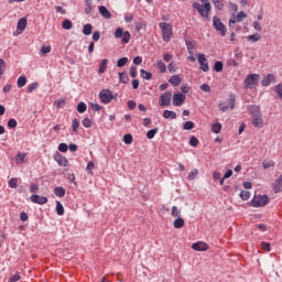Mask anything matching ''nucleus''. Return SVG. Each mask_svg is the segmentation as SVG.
Wrapping results in <instances>:
<instances>
[{"label": "nucleus", "mask_w": 282, "mask_h": 282, "mask_svg": "<svg viewBox=\"0 0 282 282\" xmlns=\"http://www.w3.org/2000/svg\"><path fill=\"white\" fill-rule=\"evenodd\" d=\"M236 97L234 94L229 95V99H228V102H229V106L226 105V102H220L218 105V108L220 109V111L223 113H226V111H228V109H230V111H232V109H235V105H236Z\"/></svg>", "instance_id": "nucleus-8"}, {"label": "nucleus", "mask_w": 282, "mask_h": 282, "mask_svg": "<svg viewBox=\"0 0 282 282\" xmlns=\"http://www.w3.org/2000/svg\"><path fill=\"white\" fill-rule=\"evenodd\" d=\"M67 149H68L67 143H59L58 151H61V153H67Z\"/></svg>", "instance_id": "nucleus-58"}, {"label": "nucleus", "mask_w": 282, "mask_h": 282, "mask_svg": "<svg viewBox=\"0 0 282 282\" xmlns=\"http://www.w3.org/2000/svg\"><path fill=\"white\" fill-rule=\"evenodd\" d=\"M54 160L57 162L58 166H69V161L67 158L63 156L59 152L54 154Z\"/></svg>", "instance_id": "nucleus-16"}, {"label": "nucleus", "mask_w": 282, "mask_h": 282, "mask_svg": "<svg viewBox=\"0 0 282 282\" xmlns=\"http://www.w3.org/2000/svg\"><path fill=\"white\" fill-rule=\"evenodd\" d=\"M194 10H197V12L203 17V19H206L207 21L210 19V10H213V7L210 3H205L204 6L199 4V2L193 3Z\"/></svg>", "instance_id": "nucleus-2"}, {"label": "nucleus", "mask_w": 282, "mask_h": 282, "mask_svg": "<svg viewBox=\"0 0 282 282\" xmlns=\"http://www.w3.org/2000/svg\"><path fill=\"white\" fill-rule=\"evenodd\" d=\"M91 30H94V26L90 23L84 24L83 34L85 36H89V34H91Z\"/></svg>", "instance_id": "nucleus-30"}, {"label": "nucleus", "mask_w": 282, "mask_h": 282, "mask_svg": "<svg viewBox=\"0 0 282 282\" xmlns=\"http://www.w3.org/2000/svg\"><path fill=\"white\" fill-rule=\"evenodd\" d=\"M158 131H159L158 128H153V129L149 130L147 132L148 140H153V138H155V134L158 133Z\"/></svg>", "instance_id": "nucleus-35"}, {"label": "nucleus", "mask_w": 282, "mask_h": 282, "mask_svg": "<svg viewBox=\"0 0 282 282\" xmlns=\"http://www.w3.org/2000/svg\"><path fill=\"white\" fill-rule=\"evenodd\" d=\"M173 94L171 91H165L159 97L160 107H169L171 105V98Z\"/></svg>", "instance_id": "nucleus-10"}, {"label": "nucleus", "mask_w": 282, "mask_h": 282, "mask_svg": "<svg viewBox=\"0 0 282 282\" xmlns=\"http://www.w3.org/2000/svg\"><path fill=\"white\" fill-rule=\"evenodd\" d=\"M173 226L176 229L184 228V218L182 217L176 218L173 223Z\"/></svg>", "instance_id": "nucleus-29"}, {"label": "nucleus", "mask_w": 282, "mask_h": 282, "mask_svg": "<svg viewBox=\"0 0 282 282\" xmlns=\"http://www.w3.org/2000/svg\"><path fill=\"white\" fill-rule=\"evenodd\" d=\"M270 198L268 195H256L250 202V206L253 208H263V206H268Z\"/></svg>", "instance_id": "nucleus-3"}, {"label": "nucleus", "mask_w": 282, "mask_h": 282, "mask_svg": "<svg viewBox=\"0 0 282 282\" xmlns=\"http://www.w3.org/2000/svg\"><path fill=\"white\" fill-rule=\"evenodd\" d=\"M30 199L33 204H39V206H45L48 202L47 197L37 194H32Z\"/></svg>", "instance_id": "nucleus-12"}, {"label": "nucleus", "mask_w": 282, "mask_h": 282, "mask_svg": "<svg viewBox=\"0 0 282 282\" xmlns=\"http://www.w3.org/2000/svg\"><path fill=\"white\" fill-rule=\"evenodd\" d=\"M199 171L197 169H193L188 175H187V180H189L191 182H193V180H195V177H197Z\"/></svg>", "instance_id": "nucleus-38"}, {"label": "nucleus", "mask_w": 282, "mask_h": 282, "mask_svg": "<svg viewBox=\"0 0 282 282\" xmlns=\"http://www.w3.org/2000/svg\"><path fill=\"white\" fill-rule=\"evenodd\" d=\"M83 127H85V129H89V127H91V120H89V118H84L82 121Z\"/></svg>", "instance_id": "nucleus-56"}, {"label": "nucleus", "mask_w": 282, "mask_h": 282, "mask_svg": "<svg viewBox=\"0 0 282 282\" xmlns=\"http://www.w3.org/2000/svg\"><path fill=\"white\" fill-rule=\"evenodd\" d=\"M158 67L161 74H164L166 72V64H164V62L162 61L158 62Z\"/></svg>", "instance_id": "nucleus-54"}, {"label": "nucleus", "mask_w": 282, "mask_h": 282, "mask_svg": "<svg viewBox=\"0 0 282 282\" xmlns=\"http://www.w3.org/2000/svg\"><path fill=\"white\" fill-rule=\"evenodd\" d=\"M247 41H250L251 43H257V41H261V34L254 33L247 36Z\"/></svg>", "instance_id": "nucleus-28"}, {"label": "nucleus", "mask_w": 282, "mask_h": 282, "mask_svg": "<svg viewBox=\"0 0 282 282\" xmlns=\"http://www.w3.org/2000/svg\"><path fill=\"white\" fill-rule=\"evenodd\" d=\"M213 25L216 32H219L221 36H226V32H228V30L226 29V25H224V23L221 22V19H219L218 17H214Z\"/></svg>", "instance_id": "nucleus-9"}, {"label": "nucleus", "mask_w": 282, "mask_h": 282, "mask_svg": "<svg viewBox=\"0 0 282 282\" xmlns=\"http://www.w3.org/2000/svg\"><path fill=\"white\" fill-rule=\"evenodd\" d=\"M108 64H109V61L107 58H104L99 65L98 74H105L107 72Z\"/></svg>", "instance_id": "nucleus-24"}, {"label": "nucleus", "mask_w": 282, "mask_h": 282, "mask_svg": "<svg viewBox=\"0 0 282 282\" xmlns=\"http://www.w3.org/2000/svg\"><path fill=\"white\" fill-rule=\"evenodd\" d=\"M272 191L278 194L282 192V174L275 180L272 185Z\"/></svg>", "instance_id": "nucleus-18"}, {"label": "nucleus", "mask_w": 282, "mask_h": 282, "mask_svg": "<svg viewBox=\"0 0 282 282\" xmlns=\"http://www.w3.org/2000/svg\"><path fill=\"white\" fill-rule=\"evenodd\" d=\"M262 166H263V169H272V166H274V161L265 160L262 162Z\"/></svg>", "instance_id": "nucleus-46"}, {"label": "nucleus", "mask_w": 282, "mask_h": 282, "mask_svg": "<svg viewBox=\"0 0 282 282\" xmlns=\"http://www.w3.org/2000/svg\"><path fill=\"white\" fill-rule=\"evenodd\" d=\"M8 127H9L10 129H15V127H17V121H15L14 119H10V120L8 121Z\"/></svg>", "instance_id": "nucleus-63"}, {"label": "nucleus", "mask_w": 282, "mask_h": 282, "mask_svg": "<svg viewBox=\"0 0 282 282\" xmlns=\"http://www.w3.org/2000/svg\"><path fill=\"white\" fill-rule=\"evenodd\" d=\"M17 85H18L19 89L25 87V85H28V77H25L24 75L20 76L18 78Z\"/></svg>", "instance_id": "nucleus-25"}, {"label": "nucleus", "mask_w": 282, "mask_h": 282, "mask_svg": "<svg viewBox=\"0 0 282 282\" xmlns=\"http://www.w3.org/2000/svg\"><path fill=\"white\" fill-rule=\"evenodd\" d=\"M25 28H28V19L26 18H21L18 21L17 29L21 30V32H23L25 30Z\"/></svg>", "instance_id": "nucleus-22"}, {"label": "nucleus", "mask_w": 282, "mask_h": 282, "mask_svg": "<svg viewBox=\"0 0 282 282\" xmlns=\"http://www.w3.org/2000/svg\"><path fill=\"white\" fill-rule=\"evenodd\" d=\"M62 28L64 30H72V28H74V23H72V20H64L62 23Z\"/></svg>", "instance_id": "nucleus-36"}, {"label": "nucleus", "mask_w": 282, "mask_h": 282, "mask_svg": "<svg viewBox=\"0 0 282 282\" xmlns=\"http://www.w3.org/2000/svg\"><path fill=\"white\" fill-rule=\"evenodd\" d=\"M198 58V63H199V69H202V72H208L210 69V67L208 66V59L206 58L205 54H198L197 55Z\"/></svg>", "instance_id": "nucleus-13"}, {"label": "nucleus", "mask_w": 282, "mask_h": 282, "mask_svg": "<svg viewBox=\"0 0 282 282\" xmlns=\"http://www.w3.org/2000/svg\"><path fill=\"white\" fill-rule=\"evenodd\" d=\"M216 10H224V0H212Z\"/></svg>", "instance_id": "nucleus-34"}, {"label": "nucleus", "mask_w": 282, "mask_h": 282, "mask_svg": "<svg viewBox=\"0 0 282 282\" xmlns=\"http://www.w3.org/2000/svg\"><path fill=\"white\" fill-rule=\"evenodd\" d=\"M208 248V243L204 241H197L192 245V250H195L196 252H206Z\"/></svg>", "instance_id": "nucleus-15"}, {"label": "nucleus", "mask_w": 282, "mask_h": 282, "mask_svg": "<svg viewBox=\"0 0 282 282\" xmlns=\"http://www.w3.org/2000/svg\"><path fill=\"white\" fill-rule=\"evenodd\" d=\"M30 193H39V184L32 183L30 186Z\"/></svg>", "instance_id": "nucleus-61"}, {"label": "nucleus", "mask_w": 282, "mask_h": 282, "mask_svg": "<svg viewBox=\"0 0 282 282\" xmlns=\"http://www.w3.org/2000/svg\"><path fill=\"white\" fill-rule=\"evenodd\" d=\"M54 106L57 107V109H63L65 107V99H58L54 102Z\"/></svg>", "instance_id": "nucleus-55"}, {"label": "nucleus", "mask_w": 282, "mask_h": 282, "mask_svg": "<svg viewBox=\"0 0 282 282\" xmlns=\"http://www.w3.org/2000/svg\"><path fill=\"white\" fill-rule=\"evenodd\" d=\"M19 184V181L17 178H11L8 182L9 188H17V185Z\"/></svg>", "instance_id": "nucleus-52"}, {"label": "nucleus", "mask_w": 282, "mask_h": 282, "mask_svg": "<svg viewBox=\"0 0 282 282\" xmlns=\"http://www.w3.org/2000/svg\"><path fill=\"white\" fill-rule=\"evenodd\" d=\"M91 0H85V6H86V9H85V13L86 14H91Z\"/></svg>", "instance_id": "nucleus-50"}, {"label": "nucleus", "mask_w": 282, "mask_h": 282, "mask_svg": "<svg viewBox=\"0 0 282 282\" xmlns=\"http://www.w3.org/2000/svg\"><path fill=\"white\" fill-rule=\"evenodd\" d=\"M276 83V76L274 74H268L261 80L262 87H270V85H274Z\"/></svg>", "instance_id": "nucleus-14"}, {"label": "nucleus", "mask_w": 282, "mask_h": 282, "mask_svg": "<svg viewBox=\"0 0 282 282\" xmlns=\"http://www.w3.org/2000/svg\"><path fill=\"white\" fill-rule=\"evenodd\" d=\"M124 21H126V23H131L133 21V14L132 13H126L124 14Z\"/></svg>", "instance_id": "nucleus-62"}, {"label": "nucleus", "mask_w": 282, "mask_h": 282, "mask_svg": "<svg viewBox=\"0 0 282 282\" xmlns=\"http://www.w3.org/2000/svg\"><path fill=\"white\" fill-rule=\"evenodd\" d=\"M159 28L162 32L163 41H165V43H169V41H171V37L173 36V25L166 22H161L159 24Z\"/></svg>", "instance_id": "nucleus-4"}, {"label": "nucleus", "mask_w": 282, "mask_h": 282, "mask_svg": "<svg viewBox=\"0 0 282 282\" xmlns=\"http://www.w3.org/2000/svg\"><path fill=\"white\" fill-rule=\"evenodd\" d=\"M163 118H165L166 120H175L177 118V113L172 110H164Z\"/></svg>", "instance_id": "nucleus-20"}, {"label": "nucleus", "mask_w": 282, "mask_h": 282, "mask_svg": "<svg viewBox=\"0 0 282 282\" xmlns=\"http://www.w3.org/2000/svg\"><path fill=\"white\" fill-rule=\"evenodd\" d=\"M199 144V139H197V137L192 135L189 138V147H197Z\"/></svg>", "instance_id": "nucleus-47"}, {"label": "nucleus", "mask_w": 282, "mask_h": 282, "mask_svg": "<svg viewBox=\"0 0 282 282\" xmlns=\"http://www.w3.org/2000/svg\"><path fill=\"white\" fill-rule=\"evenodd\" d=\"M78 113H85L87 111V104L80 101L77 106Z\"/></svg>", "instance_id": "nucleus-37"}, {"label": "nucleus", "mask_w": 282, "mask_h": 282, "mask_svg": "<svg viewBox=\"0 0 282 282\" xmlns=\"http://www.w3.org/2000/svg\"><path fill=\"white\" fill-rule=\"evenodd\" d=\"M227 65H229V67H239V64L237 63V61H235V58H229L227 61Z\"/></svg>", "instance_id": "nucleus-60"}, {"label": "nucleus", "mask_w": 282, "mask_h": 282, "mask_svg": "<svg viewBox=\"0 0 282 282\" xmlns=\"http://www.w3.org/2000/svg\"><path fill=\"white\" fill-rule=\"evenodd\" d=\"M17 162H19L20 164H23V162H25V154L19 152L15 156Z\"/></svg>", "instance_id": "nucleus-51"}, {"label": "nucleus", "mask_w": 282, "mask_h": 282, "mask_svg": "<svg viewBox=\"0 0 282 282\" xmlns=\"http://www.w3.org/2000/svg\"><path fill=\"white\" fill-rule=\"evenodd\" d=\"M96 165L94 164L93 161L88 162L87 166H86V171L87 173H89V175H94V172H91L93 169H95Z\"/></svg>", "instance_id": "nucleus-53"}, {"label": "nucleus", "mask_w": 282, "mask_h": 282, "mask_svg": "<svg viewBox=\"0 0 282 282\" xmlns=\"http://www.w3.org/2000/svg\"><path fill=\"white\" fill-rule=\"evenodd\" d=\"M200 89H202V91H205V94H210V91L213 90V89L208 86V84H203V85H200Z\"/></svg>", "instance_id": "nucleus-59"}, {"label": "nucleus", "mask_w": 282, "mask_h": 282, "mask_svg": "<svg viewBox=\"0 0 282 282\" xmlns=\"http://www.w3.org/2000/svg\"><path fill=\"white\" fill-rule=\"evenodd\" d=\"M185 101H186V95H182V94L173 95L174 107H182V105H184Z\"/></svg>", "instance_id": "nucleus-17"}, {"label": "nucleus", "mask_w": 282, "mask_h": 282, "mask_svg": "<svg viewBox=\"0 0 282 282\" xmlns=\"http://www.w3.org/2000/svg\"><path fill=\"white\" fill-rule=\"evenodd\" d=\"M55 213H56L59 217L63 216V215H65V207H63V203H61V200H56Z\"/></svg>", "instance_id": "nucleus-23"}, {"label": "nucleus", "mask_w": 282, "mask_h": 282, "mask_svg": "<svg viewBox=\"0 0 282 282\" xmlns=\"http://www.w3.org/2000/svg\"><path fill=\"white\" fill-rule=\"evenodd\" d=\"M273 90L275 91V94H278L279 98L282 99V83L275 85L273 87Z\"/></svg>", "instance_id": "nucleus-43"}, {"label": "nucleus", "mask_w": 282, "mask_h": 282, "mask_svg": "<svg viewBox=\"0 0 282 282\" xmlns=\"http://www.w3.org/2000/svg\"><path fill=\"white\" fill-rule=\"evenodd\" d=\"M212 131H213V133H220V131H221V123H214V124H212Z\"/></svg>", "instance_id": "nucleus-49"}, {"label": "nucleus", "mask_w": 282, "mask_h": 282, "mask_svg": "<svg viewBox=\"0 0 282 282\" xmlns=\"http://www.w3.org/2000/svg\"><path fill=\"white\" fill-rule=\"evenodd\" d=\"M116 98H118V94L113 95V91L109 89H102L99 93V99L102 105H109V102H111V100H116Z\"/></svg>", "instance_id": "nucleus-5"}, {"label": "nucleus", "mask_w": 282, "mask_h": 282, "mask_svg": "<svg viewBox=\"0 0 282 282\" xmlns=\"http://www.w3.org/2000/svg\"><path fill=\"white\" fill-rule=\"evenodd\" d=\"M141 78H144V80H151L153 78V74L151 72L140 69Z\"/></svg>", "instance_id": "nucleus-27"}, {"label": "nucleus", "mask_w": 282, "mask_h": 282, "mask_svg": "<svg viewBox=\"0 0 282 282\" xmlns=\"http://www.w3.org/2000/svg\"><path fill=\"white\" fill-rule=\"evenodd\" d=\"M130 76L131 78H135L138 76V67L130 66Z\"/></svg>", "instance_id": "nucleus-57"}, {"label": "nucleus", "mask_w": 282, "mask_h": 282, "mask_svg": "<svg viewBox=\"0 0 282 282\" xmlns=\"http://www.w3.org/2000/svg\"><path fill=\"white\" fill-rule=\"evenodd\" d=\"M171 215H172V217L180 218L182 215V210L180 208H177V206H173Z\"/></svg>", "instance_id": "nucleus-39"}, {"label": "nucleus", "mask_w": 282, "mask_h": 282, "mask_svg": "<svg viewBox=\"0 0 282 282\" xmlns=\"http://www.w3.org/2000/svg\"><path fill=\"white\" fill-rule=\"evenodd\" d=\"M124 144H132L133 143V135L131 133H127L123 135Z\"/></svg>", "instance_id": "nucleus-40"}, {"label": "nucleus", "mask_w": 282, "mask_h": 282, "mask_svg": "<svg viewBox=\"0 0 282 282\" xmlns=\"http://www.w3.org/2000/svg\"><path fill=\"white\" fill-rule=\"evenodd\" d=\"M248 111L251 116V124L256 127V129H262L263 127V115L261 113V108L259 106H248Z\"/></svg>", "instance_id": "nucleus-1"}, {"label": "nucleus", "mask_w": 282, "mask_h": 282, "mask_svg": "<svg viewBox=\"0 0 282 282\" xmlns=\"http://www.w3.org/2000/svg\"><path fill=\"white\" fill-rule=\"evenodd\" d=\"M115 39H121V43H129L131 41V33L129 31H124L123 28H117L115 31Z\"/></svg>", "instance_id": "nucleus-6"}, {"label": "nucleus", "mask_w": 282, "mask_h": 282, "mask_svg": "<svg viewBox=\"0 0 282 282\" xmlns=\"http://www.w3.org/2000/svg\"><path fill=\"white\" fill-rule=\"evenodd\" d=\"M195 127V122L193 121H186L183 126V129L185 131H191Z\"/></svg>", "instance_id": "nucleus-45"}, {"label": "nucleus", "mask_w": 282, "mask_h": 282, "mask_svg": "<svg viewBox=\"0 0 282 282\" xmlns=\"http://www.w3.org/2000/svg\"><path fill=\"white\" fill-rule=\"evenodd\" d=\"M18 281H21V275L19 274H14L9 279V282H18Z\"/></svg>", "instance_id": "nucleus-64"}, {"label": "nucleus", "mask_w": 282, "mask_h": 282, "mask_svg": "<svg viewBox=\"0 0 282 282\" xmlns=\"http://www.w3.org/2000/svg\"><path fill=\"white\" fill-rule=\"evenodd\" d=\"M127 63H129V58L128 57H121L117 62V67H124V65H127Z\"/></svg>", "instance_id": "nucleus-41"}, {"label": "nucleus", "mask_w": 282, "mask_h": 282, "mask_svg": "<svg viewBox=\"0 0 282 282\" xmlns=\"http://www.w3.org/2000/svg\"><path fill=\"white\" fill-rule=\"evenodd\" d=\"M240 198H241L243 202H248V199H250V192H248V191H241V192H240Z\"/></svg>", "instance_id": "nucleus-44"}, {"label": "nucleus", "mask_w": 282, "mask_h": 282, "mask_svg": "<svg viewBox=\"0 0 282 282\" xmlns=\"http://www.w3.org/2000/svg\"><path fill=\"white\" fill-rule=\"evenodd\" d=\"M35 89H39V83L34 82L26 86L28 94H32Z\"/></svg>", "instance_id": "nucleus-33"}, {"label": "nucleus", "mask_w": 282, "mask_h": 282, "mask_svg": "<svg viewBox=\"0 0 282 282\" xmlns=\"http://www.w3.org/2000/svg\"><path fill=\"white\" fill-rule=\"evenodd\" d=\"M98 10L99 14H101L104 19H111V12L109 11V9H107V7L100 6Z\"/></svg>", "instance_id": "nucleus-19"}, {"label": "nucleus", "mask_w": 282, "mask_h": 282, "mask_svg": "<svg viewBox=\"0 0 282 282\" xmlns=\"http://www.w3.org/2000/svg\"><path fill=\"white\" fill-rule=\"evenodd\" d=\"M214 69L215 72H223L224 70V62H216L215 65H214Z\"/></svg>", "instance_id": "nucleus-48"}, {"label": "nucleus", "mask_w": 282, "mask_h": 282, "mask_svg": "<svg viewBox=\"0 0 282 282\" xmlns=\"http://www.w3.org/2000/svg\"><path fill=\"white\" fill-rule=\"evenodd\" d=\"M119 80L123 85H127V83H129V75H127L126 72L119 73Z\"/></svg>", "instance_id": "nucleus-31"}, {"label": "nucleus", "mask_w": 282, "mask_h": 282, "mask_svg": "<svg viewBox=\"0 0 282 282\" xmlns=\"http://www.w3.org/2000/svg\"><path fill=\"white\" fill-rule=\"evenodd\" d=\"M65 193H66V191L64 189L63 186H57L54 188V195L56 197H65Z\"/></svg>", "instance_id": "nucleus-26"}, {"label": "nucleus", "mask_w": 282, "mask_h": 282, "mask_svg": "<svg viewBox=\"0 0 282 282\" xmlns=\"http://www.w3.org/2000/svg\"><path fill=\"white\" fill-rule=\"evenodd\" d=\"M169 83L173 85V87H178L180 83H182V78L180 75H173L170 77Z\"/></svg>", "instance_id": "nucleus-21"}, {"label": "nucleus", "mask_w": 282, "mask_h": 282, "mask_svg": "<svg viewBox=\"0 0 282 282\" xmlns=\"http://www.w3.org/2000/svg\"><path fill=\"white\" fill-rule=\"evenodd\" d=\"M186 47H187V52H188L189 55L195 54V52H194V50H195V42L187 41L186 42Z\"/></svg>", "instance_id": "nucleus-32"}, {"label": "nucleus", "mask_w": 282, "mask_h": 282, "mask_svg": "<svg viewBox=\"0 0 282 282\" xmlns=\"http://www.w3.org/2000/svg\"><path fill=\"white\" fill-rule=\"evenodd\" d=\"M248 14H246V12L240 11L237 15H232L229 19V26L232 28V25H235V23H241V21H243V19H247Z\"/></svg>", "instance_id": "nucleus-11"}, {"label": "nucleus", "mask_w": 282, "mask_h": 282, "mask_svg": "<svg viewBox=\"0 0 282 282\" xmlns=\"http://www.w3.org/2000/svg\"><path fill=\"white\" fill-rule=\"evenodd\" d=\"M259 74H249L246 78H245V88L246 89H254V86L257 85V83H259Z\"/></svg>", "instance_id": "nucleus-7"}, {"label": "nucleus", "mask_w": 282, "mask_h": 282, "mask_svg": "<svg viewBox=\"0 0 282 282\" xmlns=\"http://www.w3.org/2000/svg\"><path fill=\"white\" fill-rule=\"evenodd\" d=\"M78 127H80V123L78 122V119H73L72 121V129L74 133H78Z\"/></svg>", "instance_id": "nucleus-42"}]
</instances>
